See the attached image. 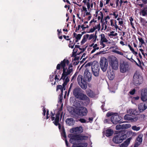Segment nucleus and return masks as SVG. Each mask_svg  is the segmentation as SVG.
<instances>
[{"label": "nucleus", "instance_id": "obj_1", "mask_svg": "<svg viewBox=\"0 0 147 147\" xmlns=\"http://www.w3.org/2000/svg\"><path fill=\"white\" fill-rule=\"evenodd\" d=\"M69 60L64 59L61 61L60 63L57 64V69H60L61 67L63 69V73L62 74L61 78L64 79L66 77H68V76L73 72V66L71 64L69 65L68 68L67 69V67L69 65Z\"/></svg>", "mask_w": 147, "mask_h": 147}, {"label": "nucleus", "instance_id": "obj_2", "mask_svg": "<svg viewBox=\"0 0 147 147\" xmlns=\"http://www.w3.org/2000/svg\"><path fill=\"white\" fill-rule=\"evenodd\" d=\"M69 136L70 138V142L73 144L78 143L80 141L86 140L88 138V136L82 135L74 136L73 134H70Z\"/></svg>", "mask_w": 147, "mask_h": 147}, {"label": "nucleus", "instance_id": "obj_3", "mask_svg": "<svg viewBox=\"0 0 147 147\" xmlns=\"http://www.w3.org/2000/svg\"><path fill=\"white\" fill-rule=\"evenodd\" d=\"M99 65L101 70L103 72L106 71L108 67V63L107 59L105 57H102L99 61Z\"/></svg>", "mask_w": 147, "mask_h": 147}, {"label": "nucleus", "instance_id": "obj_4", "mask_svg": "<svg viewBox=\"0 0 147 147\" xmlns=\"http://www.w3.org/2000/svg\"><path fill=\"white\" fill-rule=\"evenodd\" d=\"M110 65L113 69L117 70L118 67L119 62L117 58L115 56H111L109 60Z\"/></svg>", "mask_w": 147, "mask_h": 147}, {"label": "nucleus", "instance_id": "obj_5", "mask_svg": "<svg viewBox=\"0 0 147 147\" xmlns=\"http://www.w3.org/2000/svg\"><path fill=\"white\" fill-rule=\"evenodd\" d=\"M74 111L75 113L82 116H86L88 112L86 108L82 107H76Z\"/></svg>", "mask_w": 147, "mask_h": 147}, {"label": "nucleus", "instance_id": "obj_6", "mask_svg": "<svg viewBox=\"0 0 147 147\" xmlns=\"http://www.w3.org/2000/svg\"><path fill=\"white\" fill-rule=\"evenodd\" d=\"M126 138V135L120 133L114 136L113 141L114 143L118 144L121 142Z\"/></svg>", "mask_w": 147, "mask_h": 147}, {"label": "nucleus", "instance_id": "obj_7", "mask_svg": "<svg viewBox=\"0 0 147 147\" xmlns=\"http://www.w3.org/2000/svg\"><path fill=\"white\" fill-rule=\"evenodd\" d=\"M100 38V45L101 48H104L106 46V43H108V40L105 37V35L104 34L101 33L99 36Z\"/></svg>", "mask_w": 147, "mask_h": 147}, {"label": "nucleus", "instance_id": "obj_8", "mask_svg": "<svg viewBox=\"0 0 147 147\" xmlns=\"http://www.w3.org/2000/svg\"><path fill=\"white\" fill-rule=\"evenodd\" d=\"M92 70L93 74L95 77H98L99 75L100 68L97 63L93 64L92 66Z\"/></svg>", "mask_w": 147, "mask_h": 147}, {"label": "nucleus", "instance_id": "obj_9", "mask_svg": "<svg viewBox=\"0 0 147 147\" xmlns=\"http://www.w3.org/2000/svg\"><path fill=\"white\" fill-rule=\"evenodd\" d=\"M78 83L80 86L83 89H85L87 88L86 83L84 80L83 79L82 76L79 75L77 78Z\"/></svg>", "mask_w": 147, "mask_h": 147}, {"label": "nucleus", "instance_id": "obj_10", "mask_svg": "<svg viewBox=\"0 0 147 147\" xmlns=\"http://www.w3.org/2000/svg\"><path fill=\"white\" fill-rule=\"evenodd\" d=\"M134 82L136 85L141 84L143 82L142 76L138 73H135L134 76Z\"/></svg>", "mask_w": 147, "mask_h": 147}, {"label": "nucleus", "instance_id": "obj_11", "mask_svg": "<svg viewBox=\"0 0 147 147\" xmlns=\"http://www.w3.org/2000/svg\"><path fill=\"white\" fill-rule=\"evenodd\" d=\"M61 79H62L63 80L64 82L62 86L59 85L57 86V90L60 89L62 93L63 90H65V86L67 85V83L69 82V77H66L64 79L61 78Z\"/></svg>", "mask_w": 147, "mask_h": 147}, {"label": "nucleus", "instance_id": "obj_12", "mask_svg": "<svg viewBox=\"0 0 147 147\" xmlns=\"http://www.w3.org/2000/svg\"><path fill=\"white\" fill-rule=\"evenodd\" d=\"M122 118L118 115H114L111 117V121L113 124H116L117 123H120V120Z\"/></svg>", "mask_w": 147, "mask_h": 147}, {"label": "nucleus", "instance_id": "obj_13", "mask_svg": "<svg viewBox=\"0 0 147 147\" xmlns=\"http://www.w3.org/2000/svg\"><path fill=\"white\" fill-rule=\"evenodd\" d=\"M84 77L86 81L90 82L92 79V74L90 72L89 70L86 69L84 73Z\"/></svg>", "mask_w": 147, "mask_h": 147}, {"label": "nucleus", "instance_id": "obj_14", "mask_svg": "<svg viewBox=\"0 0 147 147\" xmlns=\"http://www.w3.org/2000/svg\"><path fill=\"white\" fill-rule=\"evenodd\" d=\"M83 129L82 127L81 126L77 127L74 128L70 130V132L71 133H74V134H80L82 132Z\"/></svg>", "mask_w": 147, "mask_h": 147}, {"label": "nucleus", "instance_id": "obj_15", "mask_svg": "<svg viewBox=\"0 0 147 147\" xmlns=\"http://www.w3.org/2000/svg\"><path fill=\"white\" fill-rule=\"evenodd\" d=\"M141 99L143 101L147 100V88L143 89L141 92Z\"/></svg>", "mask_w": 147, "mask_h": 147}, {"label": "nucleus", "instance_id": "obj_16", "mask_svg": "<svg viewBox=\"0 0 147 147\" xmlns=\"http://www.w3.org/2000/svg\"><path fill=\"white\" fill-rule=\"evenodd\" d=\"M128 64L125 63H123L120 65V71L122 73L125 72L128 70Z\"/></svg>", "mask_w": 147, "mask_h": 147}, {"label": "nucleus", "instance_id": "obj_17", "mask_svg": "<svg viewBox=\"0 0 147 147\" xmlns=\"http://www.w3.org/2000/svg\"><path fill=\"white\" fill-rule=\"evenodd\" d=\"M147 108V103H141L138 105V109L139 111L142 112Z\"/></svg>", "mask_w": 147, "mask_h": 147}, {"label": "nucleus", "instance_id": "obj_18", "mask_svg": "<svg viewBox=\"0 0 147 147\" xmlns=\"http://www.w3.org/2000/svg\"><path fill=\"white\" fill-rule=\"evenodd\" d=\"M77 98L82 100H86L88 102L89 101V99L86 95L82 93H80Z\"/></svg>", "mask_w": 147, "mask_h": 147}, {"label": "nucleus", "instance_id": "obj_19", "mask_svg": "<svg viewBox=\"0 0 147 147\" xmlns=\"http://www.w3.org/2000/svg\"><path fill=\"white\" fill-rule=\"evenodd\" d=\"M131 138L130 137L120 145V147H127L129 144Z\"/></svg>", "mask_w": 147, "mask_h": 147}, {"label": "nucleus", "instance_id": "obj_20", "mask_svg": "<svg viewBox=\"0 0 147 147\" xmlns=\"http://www.w3.org/2000/svg\"><path fill=\"white\" fill-rule=\"evenodd\" d=\"M127 112L133 115H136L139 114V112L136 109H130L127 111Z\"/></svg>", "mask_w": 147, "mask_h": 147}, {"label": "nucleus", "instance_id": "obj_21", "mask_svg": "<svg viewBox=\"0 0 147 147\" xmlns=\"http://www.w3.org/2000/svg\"><path fill=\"white\" fill-rule=\"evenodd\" d=\"M78 143L74 144L72 147H86L88 144L87 143H80L78 144Z\"/></svg>", "mask_w": 147, "mask_h": 147}, {"label": "nucleus", "instance_id": "obj_22", "mask_svg": "<svg viewBox=\"0 0 147 147\" xmlns=\"http://www.w3.org/2000/svg\"><path fill=\"white\" fill-rule=\"evenodd\" d=\"M110 25L112 27H114L116 31L117 29H118L119 30H121L120 28H119L118 26L117 25L116 23V21L115 20V23L114 24H113V20L111 19L110 20Z\"/></svg>", "mask_w": 147, "mask_h": 147}, {"label": "nucleus", "instance_id": "obj_23", "mask_svg": "<svg viewBox=\"0 0 147 147\" xmlns=\"http://www.w3.org/2000/svg\"><path fill=\"white\" fill-rule=\"evenodd\" d=\"M80 89L78 88H76L73 90V95L77 98H78L79 95L80 94Z\"/></svg>", "mask_w": 147, "mask_h": 147}, {"label": "nucleus", "instance_id": "obj_24", "mask_svg": "<svg viewBox=\"0 0 147 147\" xmlns=\"http://www.w3.org/2000/svg\"><path fill=\"white\" fill-rule=\"evenodd\" d=\"M66 123L69 125H73L75 123V121L73 120L72 118L67 119L66 120Z\"/></svg>", "mask_w": 147, "mask_h": 147}, {"label": "nucleus", "instance_id": "obj_25", "mask_svg": "<svg viewBox=\"0 0 147 147\" xmlns=\"http://www.w3.org/2000/svg\"><path fill=\"white\" fill-rule=\"evenodd\" d=\"M114 48L115 47H112L110 48L111 49H112L111 51L112 52L121 55H123V53H122L120 51H119L117 50L118 49V48L117 47H116L115 49H114Z\"/></svg>", "mask_w": 147, "mask_h": 147}, {"label": "nucleus", "instance_id": "obj_26", "mask_svg": "<svg viewBox=\"0 0 147 147\" xmlns=\"http://www.w3.org/2000/svg\"><path fill=\"white\" fill-rule=\"evenodd\" d=\"M118 34L114 31H110L108 34V35L111 38H113V37H115L117 36Z\"/></svg>", "mask_w": 147, "mask_h": 147}, {"label": "nucleus", "instance_id": "obj_27", "mask_svg": "<svg viewBox=\"0 0 147 147\" xmlns=\"http://www.w3.org/2000/svg\"><path fill=\"white\" fill-rule=\"evenodd\" d=\"M89 36V35L88 34H87L83 36V38L80 43L81 45H83L86 42Z\"/></svg>", "mask_w": 147, "mask_h": 147}, {"label": "nucleus", "instance_id": "obj_28", "mask_svg": "<svg viewBox=\"0 0 147 147\" xmlns=\"http://www.w3.org/2000/svg\"><path fill=\"white\" fill-rule=\"evenodd\" d=\"M73 34L74 37H75L76 39V42H78V41L80 40L82 36V34H77L75 33H74Z\"/></svg>", "mask_w": 147, "mask_h": 147}, {"label": "nucleus", "instance_id": "obj_29", "mask_svg": "<svg viewBox=\"0 0 147 147\" xmlns=\"http://www.w3.org/2000/svg\"><path fill=\"white\" fill-rule=\"evenodd\" d=\"M114 77L115 74L113 71H112L109 73L108 77L110 80H113L114 79Z\"/></svg>", "mask_w": 147, "mask_h": 147}, {"label": "nucleus", "instance_id": "obj_30", "mask_svg": "<svg viewBox=\"0 0 147 147\" xmlns=\"http://www.w3.org/2000/svg\"><path fill=\"white\" fill-rule=\"evenodd\" d=\"M113 133V130L110 129H108L106 131V136L109 137L111 136Z\"/></svg>", "mask_w": 147, "mask_h": 147}, {"label": "nucleus", "instance_id": "obj_31", "mask_svg": "<svg viewBox=\"0 0 147 147\" xmlns=\"http://www.w3.org/2000/svg\"><path fill=\"white\" fill-rule=\"evenodd\" d=\"M59 114H57L56 116V118L55 121L53 122L54 124L56 125H57L59 124Z\"/></svg>", "mask_w": 147, "mask_h": 147}, {"label": "nucleus", "instance_id": "obj_32", "mask_svg": "<svg viewBox=\"0 0 147 147\" xmlns=\"http://www.w3.org/2000/svg\"><path fill=\"white\" fill-rule=\"evenodd\" d=\"M142 135H139L136 139V142H138L139 145L141 143L142 141Z\"/></svg>", "mask_w": 147, "mask_h": 147}, {"label": "nucleus", "instance_id": "obj_33", "mask_svg": "<svg viewBox=\"0 0 147 147\" xmlns=\"http://www.w3.org/2000/svg\"><path fill=\"white\" fill-rule=\"evenodd\" d=\"M137 60H138V63L137 62H136V65L138 66L140 68H141V69H142V63L143 65H144V64L143 63V62H141L140 60L138 58H137Z\"/></svg>", "mask_w": 147, "mask_h": 147}, {"label": "nucleus", "instance_id": "obj_34", "mask_svg": "<svg viewBox=\"0 0 147 147\" xmlns=\"http://www.w3.org/2000/svg\"><path fill=\"white\" fill-rule=\"evenodd\" d=\"M132 129L135 131H138L140 130V127L139 126H137L136 125L133 126L131 127Z\"/></svg>", "mask_w": 147, "mask_h": 147}, {"label": "nucleus", "instance_id": "obj_35", "mask_svg": "<svg viewBox=\"0 0 147 147\" xmlns=\"http://www.w3.org/2000/svg\"><path fill=\"white\" fill-rule=\"evenodd\" d=\"M86 92L88 95L90 97H92L93 96V92L90 90H87L86 91Z\"/></svg>", "mask_w": 147, "mask_h": 147}, {"label": "nucleus", "instance_id": "obj_36", "mask_svg": "<svg viewBox=\"0 0 147 147\" xmlns=\"http://www.w3.org/2000/svg\"><path fill=\"white\" fill-rule=\"evenodd\" d=\"M131 127V125L130 124H124L122 125L123 129H127Z\"/></svg>", "mask_w": 147, "mask_h": 147}, {"label": "nucleus", "instance_id": "obj_37", "mask_svg": "<svg viewBox=\"0 0 147 147\" xmlns=\"http://www.w3.org/2000/svg\"><path fill=\"white\" fill-rule=\"evenodd\" d=\"M75 109L76 108L74 109L72 107H68L67 108L68 111L71 114H73L74 113H75L74 111Z\"/></svg>", "mask_w": 147, "mask_h": 147}, {"label": "nucleus", "instance_id": "obj_38", "mask_svg": "<svg viewBox=\"0 0 147 147\" xmlns=\"http://www.w3.org/2000/svg\"><path fill=\"white\" fill-rule=\"evenodd\" d=\"M103 16L104 15L101 12H100L98 14V20H100L101 21L102 20Z\"/></svg>", "mask_w": 147, "mask_h": 147}, {"label": "nucleus", "instance_id": "obj_39", "mask_svg": "<svg viewBox=\"0 0 147 147\" xmlns=\"http://www.w3.org/2000/svg\"><path fill=\"white\" fill-rule=\"evenodd\" d=\"M128 47L134 54L135 55H137L138 54L137 52L135 51L134 48H133L129 45H128Z\"/></svg>", "mask_w": 147, "mask_h": 147}, {"label": "nucleus", "instance_id": "obj_40", "mask_svg": "<svg viewBox=\"0 0 147 147\" xmlns=\"http://www.w3.org/2000/svg\"><path fill=\"white\" fill-rule=\"evenodd\" d=\"M117 20L118 21L119 24L121 26H122L123 23V19L121 18L118 17L117 18Z\"/></svg>", "mask_w": 147, "mask_h": 147}, {"label": "nucleus", "instance_id": "obj_41", "mask_svg": "<svg viewBox=\"0 0 147 147\" xmlns=\"http://www.w3.org/2000/svg\"><path fill=\"white\" fill-rule=\"evenodd\" d=\"M90 47H93V49H96V50H98L99 49V48L98 46V45L97 44H94V43H92L90 45Z\"/></svg>", "mask_w": 147, "mask_h": 147}, {"label": "nucleus", "instance_id": "obj_42", "mask_svg": "<svg viewBox=\"0 0 147 147\" xmlns=\"http://www.w3.org/2000/svg\"><path fill=\"white\" fill-rule=\"evenodd\" d=\"M138 119V117L137 116L133 118L131 117L130 120L132 122H135Z\"/></svg>", "mask_w": 147, "mask_h": 147}, {"label": "nucleus", "instance_id": "obj_43", "mask_svg": "<svg viewBox=\"0 0 147 147\" xmlns=\"http://www.w3.org/2000/svg\"><path fill=\"white\" fill-rule=\"evenodd\" d=\"M147 8H144V9L142 10L141 11V13L142 14V15L143 16H145L147 14Z\"/></svg>", "mask_w": 147, "mask_h": 147}, {"label": "nucleus", "instance_id": "obj_44", "mask_svg": "<svg viewBox=\"0 0 147 147\" xmlns=\"http://www.w3.org/2000/svg\"><path fill=\"white\" fill-rule=\"evenodd\" d=\"M131 118L130 116L128 114L125 115L124 117V119L127 120H130Z\"/></svg>", "mask_w": 147, "mask_h": 147}, {"label": "nucleus", "instance_id": "obj_45", "mask_svg": "<svg viewBox=\"0 0 147 147\" xmlns=\"http://www.w3.org/2000/svg\"><path fill=\"white\" fill-rule=\"evenodd\" d=\"M75 44L74 43V42H72L71 41H70L69 44V47L73 49L74 47Z\"/></svg>", "mask_w": 147, "mask_h": 147}, {"label": "nucleus", "instance_id": "obj_46", "mask_svg": "<svg viewBox=\"0 0 147 147\" xmlns=\"http://www.w3.org/2000/svg\"><path fill=\"white\" fill-rule=\"evenodd\" d=\"M138 117L139 119L141 120H143L144 119L145 117V116L144 114H142L138 116Z\"/></svg>", "mask_w": 147, "mask_h": 147}, {"label": "nucleus", "instance_id": "obj_47", "mask_svg": "<svg viewBox=\"0 0 147 147\" xmlns=\"http://www.w3.org/2000/svg\"><path fill=\"white\" fill-rule=\"evenodd\" d=\"M139 97L138 96L133 97L132 98V100H131V102H132V103L134 104V103L135 100H138L139 99Z\"/></svg>", "mask_w": 147, "mask_h": 147}, {"label": "nucleus", "instance_id": "obj_48", "mask_svg": "<svg viewBox=\"0 0 147 147\" xmlns=\"http://www.w3.org/2000/svg\"><path fill=\"white\" fill-rule=\"evenodd\" d=\"M94 27L95 30H97L98 31H99L100 29V24L96 25Z\"/></svg>", "mask_w": 147, "mask_h": 147}, {"label": "nucleus", "instance_id": "obj_49", "mask_svg": "<svg viewBox=\"0 0 147 147\" xmlns=\"http://www.w3.org/2000/svg\"><path fill=\"white\" fill-rule=\"evenodd\" d=\"M122 129H123L122 125H117L116 127V129L117 130H120Z\"/></svg>", "mask_w": 147, "mask_h": 147}, {"label": "nucleus", "instance_id": "obj_50", "mask_svg": "<svg viewBox=\"0 0 147 147\" xmlns=\"http://www.w3.org/2000/svg\"><path fill=\"white\" fill-rule=\"evenodd\" d=\"M110 15H113L114 16V18L115 19H117L118 18V14L117 13H116V12H114L113 13V14L111 13Z\"/></svg>", "mask_w": 147, "mask_h": 147}, {"label": "nucleus", "instance_id": "obj_51", "mask_svg": "<svg viewBox=\"0 0 147 147\" xmlns=\"http://www.w3.org/2000/svg\"><path fill=\"white\" fill-rule=\"evenodd\" d=\"M93 7V2L91 1V2L89 4V7H87V9L88 10H89L90 8H92Z\"/></svg>", "mask_w": 147, "mask_h": 147}, {"label": "nucleus", "instance_id": "obj_52", "mask_svg": "<svg viewBox=\"0 0 147 147\" xmlns=\"http://www.w3.org/2000/svg\"><path fill=\"white\" fill-rule=\"evenodd\" d=\"M83 12L84 13V17L87 16L88 15H89L90 14V13L88 12L87 10L86 11H84Z\"/></svg>", "mask_w": 147, "mask_h": 147}, {"label": "nucleus", "instance_id": "obj_53", "mask_svg": "<svg viewBox=\"0 0 147 147\" xmlns=\"http://www.w3.org/2000/svg\"><path fill=\"white\" fill-rule=\"evenodd\" d=\"M81 27L82 28V29L84 30L85 28H87L88 27V26L87 25H85L83 24L81 26Z\"/></svg>", "mask_w": 147, "mask_h": 147}, {"label": "nucleus", "instance_id": "obj_54", "mask_svg": "<svg viewBox=\"0 0 147 147\" xmlns=\"http://www.w3.org/2000/svg\"><path fill=\"white\" fill-rule=\"evenodd\" d=\"M140 21H141V23L143 24H145L147 23V21H145L144 19H142V18H141V19L140 20Z\"/></svg>", "mask_w": 147, "mask_h": 147}, {"label": "nucleus", "instance_id": "obj_55", "mask_svg": "<svg viewBox=\"0 0 147 147\" xmlns=\"http://www.w3.org/2000/svg\"><path fill=\"white\" fill-rule=\"evenodd\" d=\"M138 40L140 42L141 44H143L144 43V41L143 39L142 38H138Z\"/></svg>", "mask_w": 147, "mask_h": 147}, {"label": "nucleus", "instance_id": "obj_56", "mask_svg": "<svg viewBox=\"0 0 147 147\" xmlns=\"http://www.w3.org/2000/svg\"><path fill=\"white\" fill-rule=\"evenodd\" d=\"M87 9V8L84 6H83L82 7V11L83 12L84 11H86Z\"/></svg>", "mask_w": 147, "mask_h": 147}, {"label": "nucleus", "instance_id": "obj_57", "mask_svg": "<svg viewBox=\"0 0 147 147\" xmlns=\"http://www.w3.org/2000/svg\"><path fill=\"white\" fill-rule=\"evenodd\" d=\"M110 19V18L109 16H107L105 18V22L107 23V22H108V20H109Z\"/></svg>", "mask_w": 147, "mask_h": 147}, {"label": "nucleus", "instance_id": "obj_58", "mask_svg": "<svg viewBox=\"0 0 147 147\" xmlns=\"http://www.w3.org/2000/svg\"><path fill=\"white\" fill-rule=\"evenodd\" d=\"M94 37V35L93 34H91L90 35H89L88 37V39L89 40H90L92 39Z\"/></svg>", "mask_w": 147, "mask_h": 147}, {"label": "nucleus", "instance_id": "obj_59", "mask_svg": "<svg viewBox=\"0 0 147 147\" xmlns=\"http://www.w3.org/2000/svg\"><path fill=\"white\" fill-rule=\"evenodd\" d=\"M77 51V50L75 48L73 51V56H75L76 55V54Z\"/></svg>", "mask_w": 147, "mask_h": 147}, {"label": "nucleus", "instance_id": "obj_60", "mask_svg": "<svg viewBox=\"0 0 147 147\" xmlns=\"http://www.w3.org/2000/svg\"><path fill=\"white\" fill-rule=\"evenodd\" d=\"M79 121L81 123H85L86 122V120L84 119L83 118L80 119L79 120Z\"/></svg>", "mask_w": 147, "mask_h": 147}, {"label": "nucleus", "instance_id": "obj_61", "mask_svg": "<svg viewBox=\"0 0 147 147\" xmlns=\"http://www.w3.org/2000/svg\"><path fill=\"white\" fill-rule=\"evenodd\" d=\"M91 2V1H90V0H87V3L86 4V5L87 6V7H89V4Z\"/></svg>", "mask_w": 147, "mask_h": 147}, {"label": "nucleus", "instance_id": "obj_62", "mask_svg": "<svg viewBox=\"0 0 147 147\" xmlns=\"http://www.w3.org/2000/svg\"><path fill=\"white\" fill-rule=\"evenodd\" d=\"M113 113H112L109 112L107 113L106 115L107 117H108L112 115H113Z\"/></svg>", "mask_w": 147, "mask_h": 147}, {"label": "nucleus", "instance_id": "obj_63", "mask_svg": "<svg viewBox=\"0 0 147 147\" xmlns=\"http://www.w3.org/2000/svg\"><path fill=\"white\" fill-rule=\"evenodd\" d=\"M135 89H133L132 90L129 92V93L133 95L135 93Z\"/></svg>", "mask_w": 147, "mask_h": 147}, {"label": "nucleus", "instance_id": "obj_64", "mask_svg": "<svg viewBox=\"0 0 147 147\" xmlns=\"http://www.w3.org/2000/svg\"><path fill=\"white\" fill-rule=\"evenodd\" d=\"M86 57L87 56H86V54L84 53L83 54V55L82 56L81 58H83L84 57V58H83V59H84L86 58Z\"/></svg>", "mask_w": 147, "mask_h": 147}]
</instances>
